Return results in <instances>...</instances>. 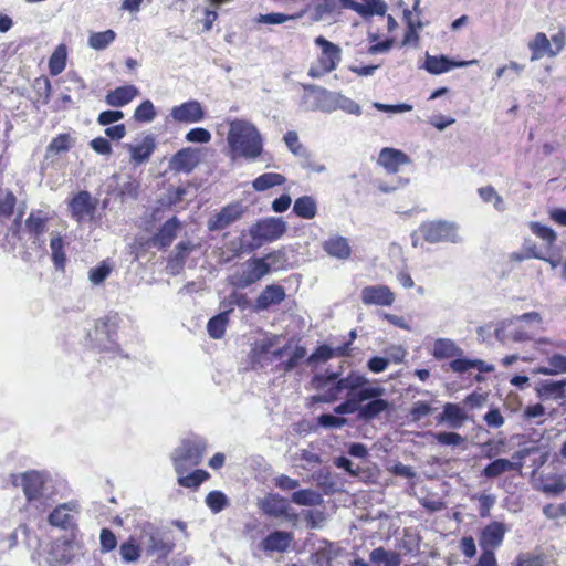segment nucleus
Segmentation results:
<instances>
[{
    "mask_svg": "<svg viewBox=\"0 0 566 566\" xmlns=\"http://www.w3.org/2000/svg\"><path fill=\"white\" fill-rule=\"evenodd\" d=\"M227 142L233 159L238 157L255 159L263 150L261 134L253 124L244 119L230 122Z\"/></svg>",
    "mask_w": 566,
    "mask_h": 566,
    "instance_id": "nucleus-1",
    "label": "nucleus"
},
{
    "mask_svg": "<svg viewBox=\"0 0 566 566\" xmlns=\"http://www.w3.org/2000/svg\"><path fill=\"white\" fill-rule=\"evenodd\" d=\"M314 44L319 49V52L311 64L307 75L311 78H321L338 67L342 61V49L323 35L316 36Z\"/></svg>",
    "mask_w": 566,
    "mask_h": 566,
    "instance_id": "nucleus-2",
    "label": "nucleus"
},
{
    "mask_svg": "<svg viewBox=\"0 0 566 566\" xmlns=\"http://www.w3.org/2000/svg\"><path fill=\"white\" fill-rule=\"evenodd\" d=\"M206 450L207 442L201 437L195 436L182 439L180 446L171 454L175 471L182 472L198 467L202 462Z\"/></svg>",
    "mask_w": 566,
    "mask_h": 566,
    "instance_id": "nucleus-3",
    "label": "nucleus"
},
{
    "mask_svg": "<svg viewBox=\"0 0 566 566\" xmlns=\"http://www.w3.org/2000/svg\"><path fill=\"white\" fill-rule=\"evenodd\" d=\"M417 233L431 244L459 241L458 227L446 220L424 221L419 226Z\"/></svg>",
    "mask_w": 566,
    "mask_h": 566,
    "instance_id": "nucleus-4",
    "label": "nucleus"
},
{
    "mask_svg": "<svg viewBox=\"0 0 566 566\" xmlns=\"http://www.w3.org/2000/svg\"><path fill=\"white\" fill-rule=\"evenodd\" d=\"M270 273L265 259L250 258L242 268L241 272H235L229 279V283L238 289L249 287Z\"/></svg>",
    "mask_w": 566,
    "mask_h": 566,
    "instance_id": "nucleus-5",
    "label": "nucleus"
},
{
    "mask_svg": "<svg viewBox=\"0 0 566 566\" xmlns=\"http://www.w3.org/2000/svg\"><path fill=\"white\" fill-rule=\"evenodd\" d=\"M286 232V222L281 218H265L250 228V234L258 247L279 240Z\"/></svg>",
    "mask_w": 566,
    "mask_h": 566,
    "instance_id": "nucleus-6",
    "label": "nucleus"
},
{
    "mask_svg": "<svg viewBox=\"0 0 566 566\" xmlns=\"http://www.w3.org/2000/svg\"><path fill=\"white\" fill-rule=\"evenodd\" d=\"M366 384L367 379L365 376L352 371L346 377H338L335 384L329 386L324 395L315 397V400L319 402H333L338 399L344 390H348L349 395H352L354 391L357 392L365 388L364 386Z\"/></svg>",
    "mask_w": 566,
    "mask_h": 566,
    "instance_id": "nucleus-7",
    "label": "nucleus"
},
{
    "mask_svg": "<svg viewBox=\"0 0 566 566\" xmlns=\"http://www.w3.org/2000/svg\"><path fill=\"white\" fill-rule=\"evenodd\" d=\"M21 486L28 503L41 501L44 496L48 476L44 472L29 470L20 475Z\"/></svg>",
    "mask_w": 566,
    "mask_h": 566,
    "instance_id": "nucleus-8",
    "label": "nucleus"
},
{
    "mask_svg": "<svg viewBox=\"0 0 566 566\" xmlns=\"http://www.w3.org/2000/svg\"><path fill=\"white\" fill-rule=\"evenodd\" d=\"M98 201L86 190L78 191L69 201L71 216L77 222L92 219L97 210Z\"/></svg>",
    "mask_w": 566,
    "mask_h": 566,
    "instance_id": "nucleus-9",
    "label": "nucleus"
},
{
    "mask_svg": "<svg viewBox=\"0 0 566 566\" xmlns=\"http://www.w3.org/2000/svg\"><path fill=\"white\" fill-rule=\"evenodd\" d=\"M170 116L175 122L192 124L201 122L206 117V112L198 101L191 99L174 106Z\"/></svg>",
    "mask_w": 566,
    "mask_h": 566,
    "instance_id": "nucleus-10",
    "label": "nucleus"
},
{
    "mask_svg": "<svg viewBox=\"0 0 566 566\" xmlns=\"http://www.w3.org/2000/svg\"><path fill=\"white\" fill-rule=\"evenodd\" d=\"M524 453L518 451L513 454V459L517 461H511L509 459L499 458L490 462L483 470L482 475L488 479H495L505 472L516 471L521 472L523 468Z\"/></svg>",
    "mask_w": 566,
    "mask_h": 566,
    "instance_id": "nucleus-11",
    "label": "nucleus"
},
{
    "mask_svg": "<svg viewBox=\"0 0 566 566\" xmlns=\"http://www.w3.org/2000/svg\"><path fill=\"white\" fill-rule=\"evenodd\" d=\"M49 220V214L39 209L31 211L24 221L25 232L29 234L30 239H32L33 243L39 247H42L44 243L41 238L48 230Z\"/></svg>",
    "mask_w": 566,
    "mask_h": 566,
    "instance_id": "nucleus-12",
    "label": "nucleus"
},
{
    "mask_svg": "<svg viewBox=\"0 0 566 566\" xmlns=\"http://www.w3.org/2000/svg\"><path fill=\"white\" fill-rule=\"evenodd\" d=\"M360 297L367 306H391L396 300L395 293L387 285L365 286L360 292Z\"/></svg>",
    "mask_w": 566,
    "mask_h": 566,
    "instance_id": "nucleus-13",
    "label": "nucleus"
},
{
    "mask_svg": "<svg viewBox=\"0 0 566 566\" xmlns=\"http://www.w3.org/2000/svg\"><path fill=\"white\" fill-rule=\"evenodd\" d=\"M77 503L74 501L59 504L49 515L48 522L50 525L63 530H72L75 527L74 515L77 513Z\"/></svg>",
    "mask_w": 566,
    "mask_h": 566,
    "instance_id": "nucleus-14",
    "label": "nucleus"
},
{
    "mask_svg": "<svg viewBox=\"0 0 566 566\" xmlns=\"http://www.w3.org/2000/svg\"><path fill=\"white\" fill-rule=\"evenodd\" d=\"M243 209L240 202H232L223 207L208 222L211 231L223 230L241 218Z\"/></svg>",
    "mask_w": 566,
    "mask_h": 566,
    "instance_id": "nucleus-15",
    "label": "nucleus"
},
{
    "mask_svg": "<svg viewBox=\"0 0 566 566\" xmlns=\"http://www.w3.org/2000/svg\"><path fill=\"white\" fill-rule=\"evenodd\" d=\"M534 391L541 400H558L566 397V379H541L535 382Z\"/></svg>",
    "mask_w": 566,
    "mask_h": 566,
    "instance_id": "nucleus-16",
    "label": "nucleus"
},
{
    "mask_svg": "<svg viewBox=\"0 0 566 566\" xmlns=\"http://www.w3.org/2000/svg\"><path fill=\"white\" fill-rule=\"evenodd\" d=\"M384 389L379 387H367L358 390L353 395L352 398L345 400L335 408V412L338 415L353 413L359 411V403L376 398L382 395Z\"/></svg>",
    "mask_w": 566,
    "mask_h": 566,
    "instance_id": "nucleus-17",
    "label": "nucleus"
},
{
    "mask_svg": "<svg viewBox=\"0 0 566 566\" xmlns=\"http://www.w3.org/2000/svg\"><path fill=\"white\" fill-rule=\"evenodd\" d=\"M285 297L286 293L282 285H266L255 300L254 311H265L273 305H279L285 300Z\"/></svg>",
    "mask_w": 566,
    "mask_h": 566,
    "instance_id": "nucleus-18",
    "label": "nucleus"
},
{
    "mask_svg": "<svg viewBox=\"0 0 566 566\" xmlns=\"http://www.w3.org/2000/svg\"><path fill=\"white\" fill-rule=\"evenodd\" d=\"M118 314H108L101 317L95 323V339L98 342L107 340L115 343L118 332Z\"/></svg>",
    "mask_w": 566,
    "mask_h": 566,
    "instance_id": "nucleus-19",
    "label": "nucleus"
},
{
    "mask_svg": "<svg viewBox=\"0 0 566 566\" xmlns=\"http://www.w3.org/2000/svg\"><path fill=\"white\" fill-rule=\"evenodd\" d=\"M506 527L501 522H491L481 532L480 545L483 549L497 548L505 536Z\"/></svg>",
    "mask_w": 566,
    "mask_h": 566,
    "instance_id": "nucleus-20",
    "label": "nucleus"
},
{
    "mask_svg": "<svg viewBox=\"0 0 566 566\" xmlns=\"http://www.w3.org/2000/svg\"><path fill=\"white\" fill-rule=\"evenodd\" d=\"M410 159L407 154L402 150L395 148H382L379 153L378 163L389 174H396L400 170V167L409 164Z\"/></svg>",
    "mask_w": 566,
    "mask_h": 566,
    "instance_id": "nucleus-21",
    "label": "nucleus"
},
{
    "mask_svg": "<svg viewBox=\"0 0 566 566\" xmlns=\"http://www.w3.org/2000/svg\"><path fill=\"white\" fill-rule=\"evenodd\" d=\"M294 541L293 533L285 531H274L265 536L261 542V548L264 552H286Z\"/></svg>",
    "mask_w": 566,
    "mask_h": 566,
    "instance_id": "nucleus-22",
    "label": "nucleus"
},
{
    "mask_svg": "<svg viewBox=\"0 0 566 566\" xmlns=\"http://www.w3.org/2000/svg\"><path fill=\"white\" fill-rule=\"evenodd\" d=\"M199 161L198 150L186 147L172 156L170 166L176 171L190 172L198 166Z\"/></svg>",
    "mask_w": 566,
    "mask_h": 566,
    "instance_id": "nucleus-23",
    "label": "nucleus"
},
{
    "mask_svg": "<svg viewBox=\"0 0 566 566\" xmlns=\"http://www.w3.org/2000/svg\"><path fill=\"white\" fill-rule=\"evenodd\" d=\"M181 223L177 217H171L158 229V232L153 238V243L159 249H167L177 237Z\"/></svg>",
    "mask_w": 566,
    "mask_h": 566,
    "instance_id": "nucleus-24",
    "label": "nucleus"
},
{
    "mask_svg": "<svg viewBox=\"0 0 566 566\" xmlns=\"http://www.w3.org/2000/svg\"><path fill=\"white\" fill-rule=\"evenodd\" d=\"M468 62H457L446 55H426L424 70L433 75L447 73L455 67L465 66Z\"/></svg>",
    "mask_w": 566,
    "mask_h": 566,
    "instance_id": "nucleus-25",
    "label": "nucleus"
},
{
    "mask_svg": "<svg viewBox=\"0 0 566 566\" xmlns=\"http://www.w3.org/2000/svg\"><path fill=\"white\" fill-rule=\"evenodd\" d=\"M138 95V88L135 85L128 84L109 91L105 96V102L112 107H123L129 104Z\"/></svg>",
    "mask_w": 566,
    "mask_h": 566,
    "instance_id": "nucleus-26",
    "label": "nucleus"
},
{
    "mask_svg": "<svg viewBox=\"0 0 566 566\" xmlns=\"http://www.w3.org/2000/svg\"><path fill=\"white\" fill-rule=\"evenodd\" d=\"M73 544V538L61 537L55 539L49 551L52 562L60 565L70 563L74 557Z\"/></svg>",
    "mask_w": 566,
    "mask_h": 566,
    "instance_id": "nucleus-27",
    "label": "nucleus"
},
{
    "mask_svg": "<svg viewBox=\"0 0 566 566\" xmlns=\"http://www.w3.org/2000/svg\"><path fill=\"white\" fill-rule=\"evenodd\" d=\"M346 9H350L363 17L385 15L387 4L384 0H361V2H347Z\"/></svg>",
    "mask_w": 566,
    "mask_h": 566,
    "instance_id": "nucleus-28",
    "label": "nucleus"
},
{
    "mask_svg": "<svg viewBox=\"0 0 566 566\" xmlns=\"http://www.w3.org/2000/svg\"><path fill=\"white\" fill-rule=\"evenodd\" d=\"M334 357H347V346H337L335 348L323 344L306 358V364L314 366L318 363H326Z\"/></svg>",
    "mask_w": 566,
    "mask_h": 566,
    "instance_id": "nucleus-29",
    "label": "nucleus"
},
{
    "mask_svg": "<svg viewBox=\"0 0 566 566\" xmlns=\"http://www.w3.org/2000/svg\"><path fill=\"white\" fill-rule=\"evenodd\" d=\"M468 416L463 408L458 403L447 402L443 406L442 413L438 417V422H447L453 429L461 428L467 421Z\"/></svg>",
    "mask_w": 566,
    "mask_h": 566,
    "instance_id": "nucleus-30",
    "label": "nucleus"
},
{
    "mask_svg": "<svg viewBox=\"0 0 566 566\" xmlns=\"http://www.w3.org/2000/svg\"><path fill=\"white\" fill-rule=\"evenodd\" d=\"M528 49L531 51V61H537L543 56L554 57V53L551 40L544 32H537L534 38L528 42Z\"/></svg>",
    "mask_w": 566,
    "mask_h": 566,
    "instance_id": "nucleus-31",
    "label": "nucleus"
},
{
    "mask_svg": "<svg viewBox=\"0 0 566 566\" xmlns=\"http://www.w3.org/2000/svg\"><path fill=\"white\" fill-rule=\"evenodd\" d=\"M66 242L60 232H52L50 238L51 259L56 270L64 272L66 266Z\"/></svg>",
    "mask_w": 566,
    "mask_h": 566,
    "instance_id": "nucleus-32",
    "label": "nucleus"
},
{
    "mask_svg": "<svg viewBox=\"0 0 566 566\" xmlns=\"http://www.w3.org/2000/svg\"><path fill=\"white\" fill-rule=\"evenodd\" d=\"M323 250L333 258L346 260L350 256L352 249L346 238L334 235L323 242Z\"/></svg>",
    "mask_w": 566,
    "mask_h": 566,
    "instance_id": "nucleus-33",
    "label": "nucleus"
},
{
    "mask_svg": "<svg viewBox=\"0 0 566 566\" xmlns=\"http://www.w3.org/2000/svg\"><path fill=\"white\" fill-rule=\"evenodd\" d=\"M188 471H176L178 485L191 490H197L205 481L210 479L209 472L202 469H196L190 473Z\"/></svg>",
    "mask_w": 566,
    "mask_h": 566,
    "instance_id": "nucleus-34",
    "label": "nucleus"
},
{
    "mask_svg": "<svg viewBox=\"0 0 566 566\" xmlns=\"http://www.w3.org/2000/svg\"><path fill=\"white\" fill-rule=\"evenodd\" d=\"M462 353V349L451 339L439 338L433 343L432 355L438 360L454 358Z\"/></svg>",
    "mask_w": 566,
    "mask_h": 566,
    "instance_id": "nucleus-35",
    "label": "nucleus"
},
{
    "mask_svg": "<svg viewBox=\"0 0 566 566\" xmlns=\"http://www.w3.org/2000/svg\"><path fill=\"white\" fill-rule=\"evenodd\" d=\"M369 560L375 566H401V556L395 551H388L384 547L374 548L369 554Z\"/></svg>",
    "mask_w": 566,
    "mask_h": 566,
    "instance_id": "nucleus-36",
    "label": "nucleus"
},
{
    "mask_svg": "<svg viewBox=\"0 0 566 566\" xmlns=\"http://www.w3.org/2000/svg\"><path fill=\"white\" fill-rule=\"evenodd\" d=\"M293 212L302 219H313L317 214V203L311 196L298 197L293 205Z\"/></svg>",
    "mask_w": 566,
    "mask_h": 566,
    "instance_id": "nucleus-37",
    "label": "nucleus"
},
{
    "mask_svg": "<svg viewBox=\"0 0 566 566\" xmlns=\"http://www.w3.org/2000/svg\"><path fill=\"white\" fill-rule=\"evenodd\" d=\"M452 371L463 374L470 369H478L479 371H489L490 367L483 360L462 358L460 356L454 357L449 364Z\"/></svg>",
    "mask_w": 566,
    "mask_h": 566,
    "instance_id": "nucleus-38",
    "label": "nucleus"
},
{
    "mask_svg": "<svg viewBox=\"0 0 566 566\" xmlns=\"http://www.w3.org/2000/svg\"><path fill=\"white\" fill-rule=\"evenodd\" d=\"M67 48L65 44H59L49 59V72L52 76H57L66 67Z\"/></svg>",
    "mask_w": 566,
    "mask_h": 566,
    "instance_id": "nucleus-39",
    "label": "nucleus"
},
{
    "mask_svg": "<svg viewBox=\"0 0 566 566\" xmlns=\"http://www.w3.org/2000/svg\"><path fill=\"white\" fill-rule=\"evenodd\" d=\"M155 147L154 138L150 136L145 137L142 144L130 147L132 160L135 164H143L147 161L154 153Z\"/></svg>",
    "mask_w": 566,
    "mask_h": 566,
    "instance_id": "nucleus-40",
    "label": "nucleus"
},
{
    "mask_svg": "<svg viewBox=\"0 0 566 566\" xmlns=\"http://www.w3.org/2000/svg\"><path fill=\"white\" fill-rule=\"evenodd\" d=\"M286 178L279 172H264L252 181L255 191H265L270 188L282 186Z\"/></svg>",
    "mask_w": 566,
    "mask_h": 566,
    "instance_id": "nucleus-41",
    "label": "nucleus"
},
{
    "mask_svg": "<svg viewBox=\"0 0 566 566\" xmlns=\"http://www.w3.org/2000/svg\"><path fill=\"white\" fill-rule=\"evenodd\" d=\"M373 400L359 406V417L364 420H371L389 408V402L385 399L371 398Z\"/></svg>",
    "mask_w": 566,
    "mask_h": 566,
    "instance_id": "nucleus-42",
    "label": "nucleus"
},
{
    "mask_svg": "<svg viewBox=\"0 0 566 566\" xmlns=\"http://www.w3.org/2000/svg\"><path fill=\"white\" fill-rule=\"evenodd\" d=\"M229 318L226 317V313H219L211 317L207 324V331L211 338L220 339L224 336Z\"/></svg>",
    "mask_w": 566,
    "mask_h": 566,
    "instance_id": "nucleus-43",
    "label": "nucleus"
},
{
    "mask_svg": "<svg viewBox=\"0 0 566 566\" xmlns=\"http://www.w3.org/2000/svg\"><path fill=\"white\" fill-rule=\"evenodd\" d=\"M115 38L116 33L111 29L94 32L88 36V45L94 50H104L115 40Z\"/></svg>",
    "mask_w": 566,
    "mask_h": 566,
    "instance_id": "nucleus-44",
    "label": "nucleus"
},
{
    "mask_svg": "<svg viewBox=\"0 0 566 566\" xmlns=\"http://www.w3.org/2000/svg\"><path fill=\"white\" fill-rule=\"evenodd\" d=\"M73 144V138L67 133L59 134L46 147L48 155H57L67 151Z\"/></svg>",
    "mask_w": 566,
    "mask_h": 566,
    "instance_id": "nucleus-45",
    "label": "nucleus"
},
{
    "mask_svg": "<svg viewBox=\"0 0 566 566\" xmlns=\"http://www.w3.org/2000/svg\"><path fill=\"white\" fill-rule=\"evenodd\" d=\"M292 501L298 505H317L322 502V496L311 489H303L292 494Z\"/></svg>",
    "mask_w": 566,
    "mask_h": 566,
    "instance_id": "nucleus-46",
    "label": "nucleus"
},
{
    "mask_svg": "<svg viewBox=\"0 0 566 566\" xmlns=\"http://www.w3.org/2000/svg\"><path fill=\"white\" fill-rule=\"evenodd\" d=\"M547 557L544 553H521L514 560V566H547Z\"/></svg>",
    "mask_w": 566,
    "mask_h": 566,
    "instance_id": "nucleus-47",
    "label": "nucleus"
},
{
    "mask_svg": "<svg viewBox=\"0 0 566 566\" xmlns=\"http://www.w3.org/2000/svg\"><path fill=\"white\" fill-rule=\"evenodd\" d=\"M262 259H265L266 265L270 268V272L286 268L287 256L284 248L271 251Z\"/></svg>",
    "mask_w": 566,
    "mask_h": 566,
    "instance_id": "nucleus-48",
    "label": "nucleus"
},
{
    "mask_svg": "<svg viewBox=\"0 0 566 566\" xmlns=\"http://www.w3.org/2000/svg\"><path fill=\"white\" fill-rule=\"evenodd\" d=\"M339 373L337 371H326L319 373L312 377L311 387L315 390H325L329 385L333 386L335 381L338 379Z\"/></svg>",
    "mask_w": 566,
    "mask_h": 566,
    "instance_id": "nucleus-49",
    "label": "nucleus"
},
{
    "mask_svg": "<svg viewBox=\"0 0 566 566\" xmlns=\"http://www.w3.org/2000/svg\"><path fill=\"white\" fill-rule=\"evenodd\" d=\"M17 196L11 190H6L0 197V218L9 219L13 216L17 207Z\"/></svg>",
    "mask_w": 566,
    "mask_h": 566,
    "instance_id": "nucleus-50",
    "label": "nucleus"
},
{
    "mask_svg": "<svg viewBox=\"0 0 566 566\" xmlns=\"http://www.w3.org/2000/svg\"><path fill=\"white\" fill-rule=\"evenodd\" d=\"M156 117V111L151 101L142 102L134 112V119L139 123H149Z\"/></svg>",
    "mask_w": 566,
    "mask_h": 566,
    "instance_id": "nucleus-51",
    "label": "nucleus"
},
{
    "mask_svg": "<svg viewBox=\"0 0 566 566\" xmlns=\"http://www.w3.org/2000/svg\"><path fill=\"white\" fill-rule=\"evenodd\" d=\"M123 560L127 563L136 562L140 557V547L134 538L124 542L119 547Z\"/></svg>",
    "mask_w": 566,
    "mask_h": 566,
    "instance_id": "nucleus-52",
    "label": "nucleus"
},
{
    "mask_svg": "<svg viewBox=\"0 0 566 566\" xmlns=\"http://www.w3.org/2000/svg\"><path fill=\"white\" fill-rule=\"evenodd\" d=\"M206 504L213 513H219L227 506L228 499L221 491H211L206 496Z\"/></svg>",
    "mask_w": 566,
    "mask_h": 566,
    "instance_id": "nucleus-53",
    "label": "nucleus"
},
{
    "mask_svg": "<svg viewBox=\"0 0 566 566\" xmlns=\"http://www.w3.org/2000/svg\"><path fill=\"white\" fill-rule=\"evenodd\" d=\"M478 193L484 202H493L495 209H497V210L503 209V199L495 191L493 186L489 185V186L481 187L478 189Z\"/></svg>",
    "mask_w": 566,
    "mask_h": 566,
    "instance_id": "nucleus-54",
    "label": "nucleus"
},
{
    "mask_svg": "<svg viewBox=\"0 0 566 566\" xmlns=\"http://www.w3.org/2000/svg\"><path fill=\"white\" fill-rule=\"evenodd\" d=\"M306 348L304 346L298 345L293 350L291 357L287 360L283 361L279 367H281L284 373H290L300 364L302 359L306 357Z\"/></svg>",
    "mask_w": 566,
    "mask_h": 566,
    "instance_id": "nucleus-55",
    "label": "nucleus"
},
{
    "mask_svg": "<svg viewBox=\"0 0 566 566\" xmlns=\"http://www.w3.org/2000/svg\"><path fill=\"white\" fill-rule=\"evenodd\" d=\"M532 232L544 240L548 245H553L556 241V233L554 230L547 226H543L538 222H533L531 224Z\"/></svg>",
    "mask_w": 566,
    "mask_h": 566,
    "instance_id": "nucleus-56",
    "label": "nucleus"
},
{
    "mask_svg": "<svg viewBox=\"0 0 566 566\" xmlns=\"http://www.w3.org/2000/svg\"><path fill=\"white\" fill-rule=\"evenodd\" d=\"M302 14H303L302 12L297 13V14H291V15L280 13V12H272V13L261 14L259 18V21L262 23H266V24H281L289 20L300 18V17H302Z\"/></svg>",
    "mask_w": 566,
    "mask_h": 566,
    "instance_id": "nucleus-57",
    "label": "nucleus"
},
{
    "mask_svg": "<svg viewBox=\"0 0 566 566\" xmlns=\"http://www.w3.org/2000/svg\"><path fill=\"white\" fill-rule=\"evenodd\" d=\"M186 140L189 143L207 144L211 140V133L206 128L196 127L186 134Z\"/></svg>",
    "mask_w": 566,
    "mask_h": 566,
    "instance_id": "nucleus-58",
    "label": "nucleus"
},
{
    "mask_svg": "<svg viewBox=\"0 0 566 566\" xmlns=\"http://www.w3.org/2000/svg\"><path fill=\"white\" fill-rule=\"evenodd\" d=\"M283 140L287 148L296 156L303 154L304 148L298 139V135L295 130H289L284 134Z\"/></svg>",
    "mask_w": 566,
    "mask_h": 566,
    "instance_id": "nucleus-59",
    "label": "nucleus"
},
{
    "mask_svg": "<svg viewBox=\"0 0 566 566\" xmlns=\"http://www.w3.org/2000/svg\"><path fill=\"white\" fill-rule=\"evenodd\" d=\"M264 511L269 515L282 516L287 511L286 501L283 497L274 496L272 502L266 504Z\"/></svg>",
    "mask_w": 566,
    "mask_h": 566,
    "instance_id": "nucleus-60",
    "label": "nucleus"
},
{
    "mask_svg": "<svg viewBox=\"0 0 566 566\" xmlns=\"http://www.w3.org/2000/svg\"><path fill=\"white\" fill-rule=\"evenodd\" d=\"M273 346V342L271 339L263 340L255 346L250 352L251 363L254 365L255 363H260L261 358L266 355Z\"/></svg>",
    "mask_w": 566,
    "mask_h": 566,
    "instance_id": "nucleus-61",
    "label": "nucleus"
},
{
    "mask_svg": "<svg viewBox=\"0 0 566 566\" xmlns=\"http://www.w3.org/2000/svg\"><path fill=\"white\" fill-rule=\"evenodd\" d=\"M433 411L432 407L427 401H417L412 405L410 409V416L412 420L419 421L422 418L429 416Z\"/></svg>",
    "mask_w": 566,
    "mask_h": 566,
    "instance_id": "nucleus-62",
    "label": "nucleus"
},
{
    "mask_svg": "<svg viewBox=\"0 0 566 566\" xmlns=\"http://www.w3.org/2000/svg\"><path fill=\"white\" fill-rule=\"evenodd\" d=\"M434 439L442 446H459L464 441V438L457 432H438Z\"/></svg>",
    "mask_w": 566,
    "mask_h": 566,
    "instance_id": "nucleus-63",
    "label": "nucleus"
},
{
    "mask_svg": "<svg viewBox=\"0 0 566 566\" xmlns=\"http://www.w3.org/2000/svg\"><path fill=\"white\" fill-rule=\"evenodd\" d=\"M102 552H111L117 546V538L109 528H103L99 535Z\"/></svg>",
    "mask_w": 566,
    "mask_h": 566,
    "instance_id": "nucleus-64",
    "label": "nucleus"
}]
</instances>
